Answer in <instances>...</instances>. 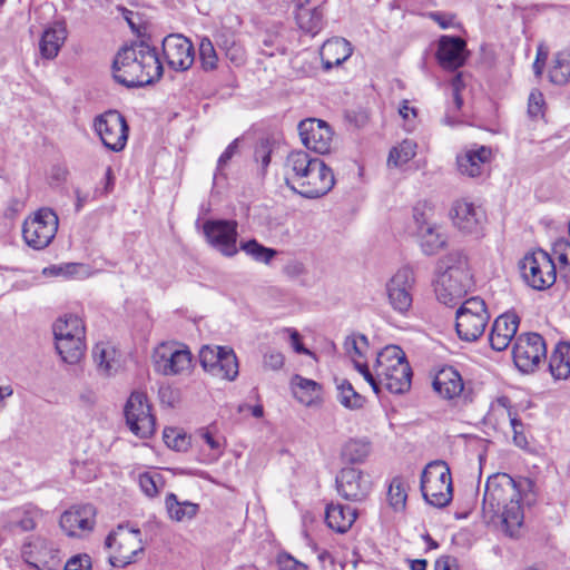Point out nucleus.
Masks as SVG:
<instances>
[{
    "label": "nucleus",
    "instance_id": "43",
    "mask_svg": "<svg viewBox=\"0 0 570 570\" xmlns=\"http://www.w3.org/2000/svg\"><path fill=\"white\" fill-rule=\"evenodd\" d=\"M387 500H389L390 507L395 512H402L405 510L407 492H406V484L402 478L395 476L390 482L389 491H387Z\"/></svg>",
    "mask_w": 570,
    "mask_h": 570
},
{
    "label": "nucleus",
    "instance_id": "60",
    "mask_svg": "<svg viewBox=\"0 0 570 570\" xmlns=\"http://www.w3.org/2000/svg\"><path fill=\"white\" fill-rule=\"evenodd\" d=\"M65 570H91V561L88 554H79L69 559Z\"/></svg>",
    "mask_w": 570,
    "mask_h": 570
},
{
    "label": "nucleus",
    "instance_id": "16",
    "mask_svg": "<svg viewBox=\"0 0 570 570\" xmlns=\"http://www.w3.org/2000/svg\"><path fill=\"white\" fill-rule=\"evenodd\" d=\"M154 363L156 371L163 375H179L190 372L193 356L187 348L161 344L155 351Z\"/></svg>",
    "mask_w": 570,
    "mask_h": 570
},
{
    "label": "nucleus",
    "instance_id": "12",
    "mask_svg": "<svg viewBox=\"0 0 570 570\" xmlns=\"http://www.w3.org/2000/svg\"><path fill=\"white\" fill-rule=\"evenodd\" d=\"M95 130L106 148L120 151L128 140V125L117 110H109L95 119Z\"/></svg>",
    "mask_w": 570,
    "mask_h": 570
},
{
    "label": "nucleus",
    "instance_id": "36",
    "mask_svg": "<svg viewBox=\"0 0 570 570\" xmlns=\"http://www.w3.org/2000/svg\"><path fill=\"white\" fill-rule=\"evenodd\" d=\"M56 350L61 360L70 365L78 364L86 351V338L71 336V338L55 340Z\"/></svg>",
    "mask_w": 570,
    "mask_h": 570
},
{
    "label": "nucleus",
    "instance_id": "34",
    "mask_svg": "<svg viewBox=\"0 0 570 570\" xmlns=\"http://www.w3.org/2000/svg\"><path fill=\"white\" fill-rule=\"evenodd\" d=\"M356 520V512L350 505L328 504L325 512V521L332 530L344 533Z\"/></svg>",
    "mask_w": 570,
    "mask_h": 570
},
{
    "label": "nucleus",
    "instance_id": "8",
    "mask_svg": "<svg viewBox=\"0 0 570 570\" xmlns=\"http://www.w3.org/2000/svg\"><path fill=\"white\" fill-rule=\"evenodd\" d=\"M58 226L57 214L50 208H40L24 219L22 227L23 240L33 249H43L55 238Z\"/></svg>",
    "mask_w": 570,
    "mask_h": 570
},
{
    "label": "nucleus",
    "instance_id": "62",
    "mask_svg": "<svg viewBox=\"0 0 570 570\" xmlns=\"http://www.w3.org/2000/svg\"><path fill=\"white\" fill-rule=\"evenodd\" d=\"M225 55H226L227 59L236 66H240V65L245 63V61H246V52H245L244 47L240 45V42H238L234 47H230L225 52Z\"/></svg>",
    "mask_w": 570,
    "mask_h": 570
},
{
    "label": "nucleus",
    "instance_id": "15",
    "mask_svg": "<svg viewBox=\"0 0 570 570\" xmlns=\"http://www.w3.org/2000/svg\"><path fill=\"white\" fill-rule=\"evenodd\" d=\"M450 218L461 233L469 235L480 234L487 222V215L482 206L466 198L453 202Z\"/></svg>",
    "mask_w": 570,
    "mask_h": 570
},
{
    "label": "nucleus",
    "instance_id": "46",
    "mask_svg": "<svg viewBox=\"0 0 570 570\" xmlns=\"http://www.w3.org/2000/svg\"><path fill=\"white\" fill-rule=\"evenodd\" d=\"M239 249H242L246 255L250 256L256 262L264 264H269L271 261L277 255V250L265 247L256 239L242 242Z\"/></svg>",
    "mask_w": 570,
    "mask_h": 570
},
{
    "label": "nucleus",
    "instance_id": "5",
    "mask_svg": "<svg viewBox=\"0 0 570 570\" xmlns=\"http://www.w3.org/2000/svg\"><path fill=\"white\" fill-rule=\"evenodd\" d=\"M421 492L424 500L435 508L450 504L453 498L452 478L444 461H433L424 468L421 475Z\"/></svg>",
    "mask_w": 570,
    "mask_h": 570
},
{
    "label": "nucleus",
    "instance_id": "27",
    "mask_svg": "<svg viewBox=\"0 0 570 570\" xmlns=\"http://www.w3.org/2000/svg\"><path fill=\"white\" fill-rule=\"evenodd\" d=\"M519 324L520 318L514 313L498 316L489 334L490 346L498 352L507 350L518 332Z\"/></svg>",
    "mask_w": 570,
    "mask_h": 570
},
{
    "label": "nucleus",
    "instance_id": "52",
    "mask_svg": "<svg viewBox=\"0 0 570 570\" xmlns=\"http://www.w3.org/2000/svg\"><path fill=\"white\" fill-rule=\"evenodd\" d=\"M552 255L560 268L570 267V242L564 238L556 240L552 246Z\"/></svg>",
    "mask_w": 570,
    "mask_h": 570
},
{
    "label": "nucleus",
    "instance_id": "45",
    "mask_svg": "<svg viewBox=\"0 0 570 570\" xmlns=\"http://www.w3.org/2000/svg\"><path fill=\"white\" fill-rule=\"evenodd\" d=\"M370 443L361 440H350L342 448V459L350 463H361L370 454Z\"/></svg>",
    "mask_w": 570,
    "mask_h": 570
},
{
    "label": "nucleus",
    "instance_id": "2",
    "mask_svg": "<svg viewBox=\"0 0 570 570\" xmlns=\"http://www.w3.org/2000/svg\"><path fill=\"white\" fill-rule=\"evenodd\" d=\"M161 76L163 65L158 51L145 41L124 47L114 60L115 80L128 88L150 85Z\"/></svg>",
    "mask_w": 570,
    "mask_h": 570
},
{
    "label": "nucleus",
    "instance_id": "64",
    "mask_svg": "<svg viewBox=\"0 0 570 570\" xmlns=\"http://www.w3.org/2000/svg\"><path fill=\"white\" fill-rule=\"evenodd\" d=\"M78 265L68 264L66 266H51L43 268V275L46 276H59V275H71L77 269Z\"/></svg>",
    "mask_w": 570,
    "mask_h": 570
},
{
    "label": "nucleus",
    "instance_id": "50",
    "mask_svg": "<svg viewBox=\"0 0 570 570\" xmlns=\"http://www.w3.org/2000/svg\"><path fill=\"white\" fill-rule=\"evenodd\" d=\"M166 445L176 451L186 450L188 446V440L185 434H181L174 428H166L163 433Z\"/></svg>",
    "mask_w": 570,
    "mask_h": 570
},
{
    "label": "nucleus",
    "instance_id": "59",
    "mask_svg": "<svg viewBox=\"0 0 570 570\" xmlns=\"http://www.w3.org/2000/svg\"><path fill=\"white\" fill-rule=\"evenodd\" d=\"M238 153V139L233 140L224 153L220 155L217 161V171L223 173L227 167L229 160Z\"/></svg>",
    "mask_w": 570,
    "mask_h": 570
},
{
    "label": "nucleus",
    "instance_id": "20",
    "mask_svg": "<svg viewBox=\"0 0 570 570\" xmlns=\"http://www.w3.org/2000/svg\"><path fill=\"white\" fill-rule=\"evenodd\" d=\"M492 149L488 146L472 145L456 155V168L463 176L476 178L489 171Z\"/></svg>",
    "mask_w": 570,
    "mask_h": 570
},
{
    "label": "nucleus",
    "instance_id": "39",
    "mask_svg": "<svg viewBox=\"0 0 570 570\" xmlns=\"http://www.w3.org/2000/svg\"><path fill=\"white\" fill-rule=\"evenodd\" d=\"M217 358L218 362H215L210 374L216 377L234 381L238 375V362L234 351L225 347Z\"/></svg>",
    "mask_w": 570,
    "mask_h": 570
},
{
    "label": "nucleus",
    "instance_id": "22",
    "mask_svg": "<svg viewBox=\"0 0 570 570\" xmlns=\"http://www.w3.org/2000/svg\"><path fill=\"white\" fill-rule=\"evenodd\" d=\"M96 510L91 504L72 507L60 517V528L68 537H82L95 525Z\"/></svg>",
    "mask_w": 570,
    "mask_h": 570
},
{
    "label": "nucleus",
    "instance_id": "31",
    "mask_svg": "<svg viewBox=\"0 0 570 570\" xmlns=\"http://www.w3.org/2000/svg\"><path fill=\"white\" fill-rule=\"evenodd\" d=\"M92 358L102 376L115 375L120 368V353L110 343L100 342L92 348Z\"/></svg>",
    "mask_w": 570,
    "mask_h": 570
},
{
    "label": "nucleus",
    "instance_id": "35",
    "mask_svg": "<svg viewBox=\"0 0 570 570\" xmlns=\"http://www.w3.org/2000/svg\"><path fill=\"white\" fill-rule=\"evenodd\" d=\"M55 340L71 338V336L86 338L83 321L75 314H66L56 320L52 325Z\"/></svg>",
    "mask_w": 570,
    "mask_h": 570
},
{
    "label": "nucleus",
    "instance_id": "24",
    "mask_svg": "<svg viewBox=\"0 0 570 570\" xmlns=\"http://www.w3.org/2000/svg\"><path fill=\"white\" fill-rule=\"evenodd\" d=\"M432 386L444 400H466L469 396L461 374L452 366L439 370L433 377Z\"/></svg>",
    "mask_w": 570,
    "mask_h": 570
},
{
    "label": "nucleus",
    "instance_id": "7",
    "mask_svg": "<svg viewBox=\"0 0 570 570\" xmlns=\"http://www.w3.org/2000/svg\"><path fill=\"white\" fill-rule=\"evenodd\" d=\"M490 314L480 297L465 299L455 313V330L460 340L475 342L484 333Z\"/></svg>",
    "mask_w": 570,
    "mask_h": 570
},
{
    "label": "nucleus",
    "instance_id": "40",
    "mask_svg": "<svg viewBox=\"0 0 570 570\" xmlns=\"http://www.w3.org/2000/svg\"><path fill=\"white\" fill-rule=\"evenodd\" d=\"M549 79L558 86H564L570 81V51H559L554 55L549 69Z\"/></svg>",
    "mask_w": 570,
    "mask_h": 570
},
{
    "label": "nucleus",
    "instance_id": "18",
    "mask_svg": "<svg viewBox=\"0 0 570 570\" xmlns=\"http://www.w3.org/2000/svg\"><path fill=\"white\" fill-rule=\"evenodd\" d=\"M24 561L38 570H56L60 566L59 550L47 539L37 537L22 548Z\"/></svg>",
    "mask_w": 570,
    "mask_h": 570
},
{
    "label": "nucleus",
    "instance_id": "29",
    "mask_svg": "<svg viewBox=\"0 0 570 570\" xmlns=\"http://www.w3.org/2000/svg\"><path fill=\"white\" fill-rule=\"evenodd\" d=\"M68 36L65 22L56 21L46 28L39 41L40 55L45 59H55Z\"/></svg>",
    "mask_w": 570,
    "mask_h": 570
},
{
    "label": "nucleus",
    "instance_id": "30",
    "mask_svg": "<svg viewBox=\"0 0 570 570\" xmlns=\"http://www.w3.org/2000/svg\"><path fill=\"white\" fill-rule=\"evenodd\" d=\"M415 219L417 223L416 236L422 252L425 255L436 254L446 243L445 235L436 224L420 220L417 217Z\"/></svg>",
    "mask_w": 570,
    "mask_h": 570
},
{
    "label": "nucleus",
    "instance_id": "32",
    "mask_svg": "<svg viewBox=\"0 0 570 570\" xmlns=\"http://www.w3.org/2000/svg\"><path fill=\"white\" fill-rule=\"evenodd\" d=\"M351 43L344 38H332L325 41L320 55L325 70L342 65L352 55Z\"/></svg>",
    "mask_w": 570,
    "mask_h": 570
},
{
    "label": "nucleus",
    "instance_id": "37",
    "mask_svg": "<svg viewBox=\"0 0 570 570\" xmlns=\"http://www.w3.org/2000/svg\"><path fill=\"white\" fill-rule=\"evenodd\" d=\"M165 507L170 520L183 522L191 520L198 513L199 505L190 501H178L177 495L174 493L167 494L165 499Z\"/></svg>",
    "mask_w": 570,
    "mask_h": 570
},
{
    "label": "nucleus",
    "instance_id": "14",
    "mask_svg": "<svg viewBox=\"0 0 570 570\" xmlns=\"http://www.w3.org/2000/svg\"><path fill=\"white\" fill-rule=\"evenodd\" d=\"M236 220L210 219L204 223L203 230L207 243L226 257L238 253Z\"/></svg>",
    "mask_w": 570,
    "mask_h": 570
},
{
    "label": "nucleus",
    "instance_id": "56",
    "mask_svg": "<svg viewBox=\"0 0 570 570\" xmlns=\"http://www.w3.org/2000/svg\"><path fill=\"white\" fill-rule=\"evenodd\" d=\"M216 43L220 50L226 52L230 47L239 42L234 31L222 28L215 36Z\"/></svg>",
    "mask_w": 570,
    "mask_h": 570
},
{
    "label": "nucleus",
    "instance_id": "33",
    "mask_svg": "<svg viewBox=\"0 0 570 570\" xmlns=\"http://www.w3.org/2000/svg\"><path fill=\"white\" fill-rule=\"evenodd\" d=\"M488 421L494 422L495 425L500 429L504 428L505 425L510 426L514 433V442L518 445H520L521 441L524 440V436L521 432L522 423L508 406L507 399L498 400V403L491 407V411L488 414Z\"/></svg>",
    "mask_w": 570,
    "mask_h": 570
},
{
    "label": "nucleus",
    "instance_id": "48",
    "mask_svg": "<svg viewBox=\"0 0 570 570\" xmlns=\"http://www.w3.org/2000/svg\"><path fill=\"white\" fill-rule=\"evenodd\" d=\"M366 347L367 338L364 335H352L344 342L345 352L353 361H357L355 357H362Z\"/></svg>",
    "mask_w": 570,
    "mask_h": 570
},
{
    "label": "nucleus",
    "instance_id": "51",
    "mask_svg": "<svg viewBox=\"0 0 570 570\" xmlns=\"http://www.w3.org/2000/svg\"><path fill=\"white\" fill-rule=\"evenodd\" d=\"M223 346H209L205 345L199 351V362L203 368L210 373V370L215 365V362H218V355L224 351Z\"/></svg>",
    "mask_w": 570,
    "mask_h": 570
},
{
    "label": "nucleus",
    "instance_id": "28",
    "mask_svg": "<svg viewBox=\"0 0 570 570\" xmlns=\"http://www.w3.org/2000/svg\"><path fill=\"white\" fill-rule=\"evenodd\" d=\"M293 396L304 406L314 407L323 402V386L314 380L295 374L289 381Z\"/></svg>",
    "mask_w": 570,
    "mask_h": 570
},
{
    "label": "nucleus",
    "instance_id": "41",
    "mask_svg": "<svg viewBox=\"0 0 570 570\" xmlns=\"http://www.w3.org/2000/svg\"><path fill=\"white\" fill-rule=\"evenodd\" d=\"M417 145L414 140L404 139L390 150L389 167H401L407 164L416 155Z\"/></svg>",
    "mask_w": 570,
    "mask_h": 570
},
{
    "label": "nucleus",
    "instance_id": "1",
    "mask_svg": "<svg viewBox=\"0 0 570 570\" xmlns=\"http://www.w3.org/2000/svg\"><path fill=\"white\" fill-rule=\"evenodd\" d=\"M521 500V490L517 481L507 473H495L487 480L482 510L491 520L500 518L504 531L514 537L524 520Z\"/></svg>",
    "mask_w": 570,
    "mask_h": 570
},
{
    "label": "nucleus",
    "instance_id": "49",
    "mask_svg": "<svg viewBox=\"0 0 570 570\" xmlns=\"http://www.w3.org/2000/svg\"><path fill=\"white\" fill-rule=\"evenodd\" d=\"M139 487L147 497H155L158 494L161 476L158 473H141L139 474Z\"/></svg>",
    "mask_w": 570,
    "mask_h": 570
},
{
    "label": "nucleus",
    "instance_id": "13",
    "mask_svg": "<svg viewBox=\"0 0 570 570\" xmlns=\"http://www.w3.org/2000/svg\"><path fill=\"white\" fill-rule=\"evenodd\" d=\"M512 355L515 366L521 372H532L546 358V342L537 333L521 334L515 340Z\"/></svg>",
    "mask_w": 570,
    "mask_h": 570
},
{
    "label": "nucleus",
    "instance_id": "21",
    "mask_svg": "<svg viewBox=\"0 0 570 570\" xmlns=\"http://www.w3.org/2000/svg\"><path fill=\"white\" fill-rule=\"evenodd\" d=\"M298 132L303 145L318 154L331 150L333 131L331 127L320 119H305L298 125Z\"/></svg>",
    "mask_w": 570,
    "mask_h": 570
},
{
    "label": "nucleus",
    "instance_id": "61",
    "mask_svg": "<svg viewBox=\"0 0 570 570\" xmlns=\"http://www.w3.org/2000/svg\"><path fill=\"white\" fill-rule=\"evenodd\" d=\"M355 368L363 375L364 380L368 382L373 391L377 394L380 392L381 383L375 374H372L366 364H362L358 361H354Z\"/></svg>",
    "mask_w": 570,
    "mask_h": 570
},
{
    "label": "nucleus",
    "instance_id": "26",
    "mask_svg": "<svg viewBox=\"0 0 570 570\" xmlns=\"http://www.w3.org/2000/svg\"><path fill=\"white\" fill-rule=\"evenodd\" d=\"M318 159L320 158L311 157L303 150L292 151L284 164L286 185L298 194L303 185L302 183L309 174V168L314 167V160Z\"/></svg>",
    "mask_w": 570,
    "mask_h": 570
},
{
    "label": "nucleus",
    "instance_id": "54",
    "mask_svg": "<svg viewBox=\"0 0 570 570\" xmlns=\"http://www.w3.org/2000/svg\"><path fill=\"white\" fill-rule=\"evenodd\" d=\"M399 114L404 120L406 131H412L417 124V110L409 100H403L399 107Z\"/></svg>",
    "mask_w": 570,
    "mask_h": 570
},
{
    "label": "nucleus",
    "instance_id": "9",
    "mask_svg": "<svg viewBox=\"0 0 570 570\" xmlns=\"http://www.w3.org/2000/svg\"><path fill=\"white\" fill-rule=\"evenodd\" d=\"M106 546L112 550L110 563L115 567H124L134 562L136 556L144 550L140 530L124 524H119L107 537Z\"/></svg>",
    "mask_w": 570,
    "mask_h": 570
},
{
    "label": "nucleus",
    "instance_id": "57",
    "mask_svg": "<svg viewBox=\"0 0 570 570\" xmlns=\"http://www.w3.org/2000/svg\"><path fill=\"white\" fill-rule=\"evenodd\" d=\"M284 365V355L277 351H268L264 354L263 366L266 370L278 371Z\"/></svg>",
    "mask_w": 570,
    "mask_h": 570
},
{
    "label": "nucleus",
    "instance_id": "6",
    "mask_svg": "<svg viewBox=\"0 0 570 570\" xmlns=\"http://www.w3.org/2000/svg\"><path fill=\"white\" fill-rule=\"evenodd\" d=\"M524 283L535 291L550 288L557 281L554 259L543 249H537L524 255L519 263Z\"/></svg>",
    "mask_w": 570,
    "mask_h": 570
},
{
    "label": "nucleus",
    "instance_id": "17",
    "mask_svg": "<svg viewBox=\"0 0 570 570\" xmlns=\"http://www.w3.org/2000/svg\"><path fill=\"white\" fill-rule=\"evenodd\" d=\"M336 488L345 500L362 501L372 490L371 476L356 468H343L336 475Z\"/></svg>",
    "mask_w": 570,
    "mask_h": 570
},
{
    "label": "nucleus",
    "instance_id": "47",
    "mask_svg": "<svg viewBox=\"0 0 570 570\" xmlns=\"http://www.w3.org/2000/svg\"><path fill=\"white\" fill-rule=\"evenodd\" d=\"M199 59L204 70L212 71L217 68L218 56L213 41L207 37L200 39Z\"/></svg>",
    "mask_w": 570,
    "mask_h": 570
},
{
    "label": "nucleus",
    "instance_id": "10",
    "mask_svg": "<svg viewBox=\"0 0 570 570\" xmlns=\"http://www.w3.org/2000/svg\"><path fill=\"white\" fill-rule=\"evenodd\" d=\"M416 278L413 268H399L386 282L385 292L391 308L401 316H407L413 305Z\"/></svg>",
    "mask_w": 570,
    "mask_h": 570
},
{
    "label": "nucleus",
    "instance_id": "4",
    "mask_svg": "<svg viewBox=\"0 0 570 570\" xmlns=\"http://www.w3.org/2000/svg\"><path fill=\"white\" fill-rule=\"evenodd\" d=\"M374 371L381 385L391 393L401 394L411 386L412 370L405 353L396 345L385 346L377 354Z\"/></svg>",
    "mask_w": 570,
    "mask_h": 570
},
{
    "label": "nucleus",
    "instance_id": "38",
    "mask_svg": "<svg viewBox=\"0 0 570 570\" xmlns=\"http://www.w3.org/2000/svg\"><path fill=\"white\" fill-rule=\"evenodd\" d=\"M551 375L556 380H566L570 376V343H559L549 361Z\"/></svg>",
    "mask_w": 570,
    "mask_h": 570
},
{
    "label": "nucleus",
    "instance_id": "44",
    "mask_svg": "<svg viewBox=\"0 0 570 570\" xmlns=\"http://www.w3.org/2000/svg\"><path fill=\"white\" fill-rule=\"evenodd\" d=\"M298 27L309 33H316L322 26V13L316 8L299 7L296 12Z\"/></svg>",
    "mask_w": 570,
    "mask_h": 570
},
{
    "label": "nucleus",
    "instance_id": "19",
    "mask_svg": "<svg viewBox=\"0 0 570 570\" xmlns=\"http://www.w3.org/2000/svg\"><path fill=\"white\" fill-rule=\"evenodd\" d=\"M163 53L169 68L175 71L188 70L195 60L193 43L179 33H171L164 38Z\"/></svg>",
    "mask_w": 570,
    "mask_h": 570
},
{
    "label": "nucleus",
    "instance_id": "53",
    "mask_svg": "<svg viewBox=\"0 0 570 570\" xmlns=\"http://www.w3.org/2000/svg\"><path fill=\"white\" fill-rule=\"evenodd\" d=\"M544 98L541 91L532 90L528 99V115L532 119H539L544 116Z\"/></svg>",
    "mask_w": 570,
    "mask_h": 570
},
{
    "label": "nucleus",
    "instance_id": "55",
    "mask_svg": "<svg viewBox=\"0 0 570 570\" xmlns=\"http://www.w3.org/2000/svg\"><path fill=\"white\" fill-rule=\"evenodd\" d=\"M199 438L214 452L213 459L217 460L223 453V440L214 435L208 429L200 430Z\"/></svg>",
    "mask_w": 570,
    "mask_h": 570
},
{
    "label": "nucleus",
    "instance_id": "3",
    "mask_svg": "<svg viewBox=\"0 0 570 570\" xmlns=\"http://www.w3.org/2000/svg\"><path fill=\"white\" fill-rule=\"evenodd\" d=\"M473 278L468 256L462 250H453L438 263L435 295L440 303L453 306L466 295Z\"/></svg>",
    "mask_w": 570,
    "mask_h": 570
},
{
    "label": "nucleus",
    "instance_id": "23",
    "mask_svg": "<svg viewBox=\"0 0 570 570\" xmlns=\"http://www.w3.org/2000/svg\"><path fill=\"white\" fill-rule=\"evenodd\" d=\"M299 188V195L305 198H318L326 195L335 184L332 169L322 159L314 160V167L309 168Z\"/></svg>",
    "mask_w": 570,
    "mask_h": 570
},
{
    "label": "nucleus",
    "instance_id": "58",
    "mask_svg": "<svg viewBox=\"0 0 570 570\" xmlns=\"http://www.w3.org/2000/svg\"><path fill=\"white\" fill-rule=\"evenodd\" d=\"M12 522L23 531L32 530L36 525L32 515L29 512L21 510L12 512Z\"/></svg>",
    "mask_w": 570,
    "mask_h": 570
},
{
    "label": "nucleus",
    "instance_id": "42",
    "mask_svg": "<svg viewBox=\"0 0 570 570\" xmlns=\"http://www.w3.org/2000/svg\"><path fill=\"white\" fill-rule=\"evenodd\" d=\"M337 400L346 409H361L365 399L345 379L336 380Z\"/></svg>",
    "mask_w": 570,
    "mask_h": 570
},
{
    "label": "nucleus",
    "instance_id": "25",
    "mask_svg": "<svg viewBox=\"0 0 570 570\" xmlns=\"http://www.w3.org/2000/svg\"><path fill=\"white\" fill-rule=\"evenodd\" d=\"M468 58L466 42L460 37L442 36L438 42L436 59L446 70H456Z\"/></svg>",
    "mask_w": 570,
    "mask_h": 570
},
{
    "label": "nucleus",
    "instance_id": "11",
    "mask_svg": "<svg viewBox=\"0 0 570 570\" xmlns=\"http://www.w3.org/2000/svg\"><path fill=\"white\" fill-rule=\"evenodd\" d=\"M125 417L129 430L140 439L150 438L156 431V419L146 393L135 391L125 405Z\"/></svg>",
    "mask_w": 570,
    "mask_h": 570
},
{
    "label": "nucleus",
    "instance_id": "63",
    "mask_svg": "<svg viewBox=\"0 0 570 570\" xmlns=\"http://www.w3.org/2000/svg\"><path fill=\"white\" fill-rule=\"evenodd\" d=\"M278 563L284 570H307V566L305 563L297 561L289 554L281 556Z\"/></svg>",
    "mask_w": 570,
    "mask_h": 570
}]
</instances>
